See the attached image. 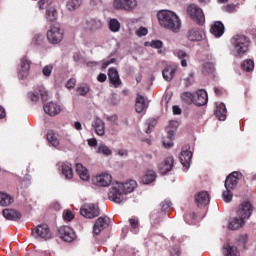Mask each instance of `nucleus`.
I'll list each match as a JSON object with an SVG mask.
<instances>
[{
	"mask_svg": "<svg viewBox=\"0 0 256 256\" xmlns=\"http://www.w3.org/2000/svg\"><path fill=\"white\" fill-rule=\"evenodd\" d=\"M137 187L136 180H129V182H116L109 190L108 197L111 202L115 204H121L125 201L128 193H133Z\"/></svg>",
	"mask_w": 256,
	"mask_h": 256,
	"instance_id": "obj_1",
	"label": "nucleus"
},
{
	"mask_svg": "<svg viewBox=\"0 0 256 256\" xmlns=\"http://www.w3.org/2000/svg\"><path fill=\"white\" fill-rule=\"evenodd\" d=\"M157 18L161 27L170 29L171 32H179L181 29V20L175 12L171 10H160L157 12Z\"/></svg>",
	"mask_w": 256,
	"mask_h": 256,
	"instance_id": "obj_2",
	"label": "nucleus"
},
{
	"mask_svg": "<svg viewBox=\"0 0 256 256\" xmlns=\"http://www.w3.org/2000/svg\"><path fill=\"white\" fill-rule=\"evenodd\" d=\"M232 54L234 56H244L249 51L251 38L245 34H235L231 38Z\"/></svg>",
	"mask_w": 256,
	"mask_h": 256,
	"instance_id": "obj_3",
	"label": "nucleus"
},
{
	"mask_svg": "<svg viewBox=\"0 0 256 256\" xmlns=\"http://www.w3.org/2000/svg\"><path fill=\"white\" fill-rule=\"evenodd\" d=\"M240 177H242V173H240L239 171H233V173H230V175L226 177V180H225L226 191H223L222 193L224 202H232V199H233L232 191H233V188H236Z\"/></svg>",
	"mask_w": 256,
	"mask_h": 256,
	"instance_id": "obj_4",
	"label": "nucleus"
},
{
	"mask_svg": "<svg viewBox=\"0 0 256 256\" xmlns=\"http://www.w3.org/2000/svg\"><path fill=\"white\" fill-rule=\"evenodd\" d=\"M187 13L192 18V20L195 21V23H198V25H204L205 14L202 8L199 7V5L192 3L191 5L188 6Z\"/></svg>",
	"mask_w": 256,
	"mask_h": 256,
	"instance_id": "obj_5",
	"label": "nucleus"
},
{
	"mask_svg": "<svg viewBox=\"0 0 256 256\" xmlns=\"http://www.w3.org/2000/svg\"><path fill=\"white\" fill-rule=\"evenodd\" d=\"M47 38L49 43L57 45L58 43H61V41H63L64 30L61 29L60 25H52L50 27V30H48L47 32Z\"/></svg>",
	"mask_w": 256,
	"mask_h": 256,
	"instance_id": "obj_6",
	"label": "nucleus"
},
{
	"mask_svg": "<svg viewBox=\"0 0 256 256\" xmlns=\"http://www.w3.org/2000/svg\"><path fill=\"white\" fill-rule=\"evenodd\" d=\"M253 210L254 208L251 202H243L238 206L237 215L240 217L241 220V228L245 226V219H249L251 217Z\"/></svg>",
	"mask_w": 256,
	"mask_h": 256,
	"instance_id": "obj_7",
	"label": "nucleus"
},
{
	"mask_svg": "<svg viewBox=\"0 0 256 256\" xmlns=\"http://www.w3.org/2000/svg\"><path fill=\"white\" fill-rule=\"evenodd\" d=\"M138 5L137 0H114L113 7L115 10H124L126 12H133Z\"/></svg>",
	"mask_w": 256,
	"mask_h": 256,
	"instance_id": "obj_8",
	"label": "nucleus"
},
{
	"mask_svg": "<svg viewBox=\"0 0 256 256\" xmlns=\"http://www.w3.org/2000/svg\"><path fill=\"white\" fill-rule=\"evenodd\" d=\"M80 214L87 219H93L100 215V208L96 204H84V206L80 208Z\"/></svg>",
	"mask_w": 256,
	"mask_h": 256,
	"instance_id": "obj_9",
	"label": "nucleus"
},
{
	"mask_svg": "<svg viewBox=\"0 0 256 256\" xmlns=\"http://www.w3.org/2000/svg\"><path fill=\"white\" fill-rule=\"evenodd\" d=\"M32 235L35 238L40 237L41 239H51L52 237L51 230L47 224H40L39 226H36V228L32 230Z\"/></svg>",
	"mask_w": 256,
	"mask_h": 256,
	"instance_id": "obj_10",
	"label": "nucleus"
},
{
	"mask_svg": "<svg viewBox=\"0 0 256 256\" xmlns=\"http://www.w3.org/2000/svg\"><path fill=\"white\" fill-rule=\"evenodd\" d=\"M28 96L32 102H38L40 97L43 102H46V100H48V91L45 89V87L40 86L34 89V91H30Z\"/></svg>",
	"mask_w": 256,
	"mask_h": 256,
	"instance_id": "obj_11",
	"label": "nucleus"
},
{
	"mask_svg": "<svg viewBox=\"0 0 256 256\" xmlns=\"http://www.w3.org/2000/svg\"><path fill=\"white\" fill-rule=\"evenodd\" d=\"M58 235L60 236L61 239L64 241H74L76 239V233L71 226H61L58 228Z\"/></svg>",
	"mask_w": 256,
	"mask_h": 256,
	"instance_id": "obj_12",
	"label": "nucleus"
},
{
	"mask_svg": "<svg viewBox=\"0 0 256 256\" xmlns=\"http://www.w3.org/2000/svg\"><path fill=\"white\" fill-rule=\"evenodd\" d=\"M111 224V219L110 217H98L96 219V222L93 226V233L95 235H100L102 230H105V228H108V226Z\"/></svg>",
	"mask_w": 256,
	"mask_h": 256,
	"instance_id": "obj_13",
	"label": "nucleus"
},
{
	"mask_svg": "<svg viewBox=\"0 0 256 256\" xmlns=\"http://www.w3.org/2000/svg\"><path fill=\"white\" fill-rule=\"evenodd\" d=\"M31 69V60L27 58V56H24L20 60V67L18 69V76L19 78H27L29 76V71Z\"/></svg>",
	"mask_w": 256,
	"mask_h": 256,
	"instance_id": "obj_14",
	"label": "nucleus"
},
{
	"mask_svg": "<svg viewBox=\"0 0 256 256\" xmlns=\"http://www.w3.org/2000/svg\"><path fill=\"white\" fill-rule=\"evenodd\" d=\"M193 153L189 151L188 146H182L181 153L179 155L180 162L186 170L189 169V166L192 162Z\"/></svg>",
	"mask_w": 256,
	"mask_h": 256,
	"instance_id": "obj_15",
	"label": "nucleus"
},
{
	"mask_svg": "<svg viewBox=\"0 0 256 256\" xmlns=\"http://www.w3.org/2000/svg\"><path fill=\"white\" fill-rule=\"evenodd\" d=\"M112 179L113 177L110 173H101L93 177L92 182L97 186H110Z\"/></svg>",
	"mask_w": 256,
	"mask_h": 256,
	"instance_id": "obj_16",
	"label": "nucleus"
},
{
	"mask_svg": "<svg viewBox=\"0 0 256 256\" xmlns=\"http://www.w3.org/2000/svg\"><path fill=\"white\" fill-rule=\"evenodd\" d=\"M108 78L113 87H120V85H122V80L116 67H110V69H108Z\"/></svg>",
	"mask_w": 256,
	"mask_h": 256,
	"instance_id": "obj_17",
	"label": "nucleus"
},
{
	"mask_svg": "<svg viewBox=\"0 0 256 256\" xmlns=\"http://www.w3.org/2000/svg\"><path fill=\"white\" fill-rule=\"evenodd\" d=\"M195 203L199 208H203L210 204V195L207 191H200L195 197Z\"/></svg>",
	"mask_w": 256,
	"mask_h": 256,
	"instance_id": "obj_18",
	"label": "nucleus"
},
{
	"mask_svg": "<svg viewBox=\"0 0 256 256\" xmlns=\"http://www.w3.org/2000/svg\"><path fill=\"white\" fill-rule=\"evenodd\" d=\"M174 166V158L170 156L169 158H166L163 162L159 164V171L162 175H166L170 171H172Z\"/></svg>",
	"mask_w": 256,
	"mask_h": 256,
	"instance_id": "obj_19",
	"label": "nucleus"
},
{
	"mask_svg": "<svg viewBox=\"0 0 256 256\" xmlns=\"http://www.w3.org/2000/svg\"><path fill=\"white\" fill-rule=\"evenodd\" d=\"M58 167L61 169L66 179H72L74 177L73 166L68 162H58Z\"/></svg>",
	"mask_w": 256,
	"mask_h": 256,
	"instance_id": "obj_20",
	"label": "nucleus"
},
{
	"mask_svg": "<svg viewBox=\"0 0 256 256\" xmlns=\"http://www.w3.org/2000/svg\"><path fill=\"white\" fill-rule=\"evenodd\" d=\"M3 216L6 219H10L12 221H19V219H21L22 217V214L19 212V210H16L15 208H4Z\"/></svg>",
	"mask_w": 256,
	"mask_h": 256,
	"instance_id": "obj_21",
	"label": "nucleus"
},
{
	"mask_svg": "<svg viewBox=\"0 0 256 256\" xmlns=\"http://www.w3.org/2000/svg\"><path fill=\"white\" fill-rule=\"evenodd\" d=\"M92 127L95 129L97 135H105V122L99 116H96L92 122Z\"/></svg>",
	"mask_w": 256,
	"mask_h": 256,
	"instance_id": "obj_22",
	"label": "nucleus"
},
{
	"mask_svg": "<svg viewBox=\"0 0 256 256\" xmlns=\"http://www.w3.org/2000/svg\"><path fill=\"white\" fill-rule=\"evenodd\" d=\"M210 32L217 38H220L221 36H223V34L225 32L224 23H222V21H215V23H213V25H211Z\"/></svg>",
	"mask_w": 256,
	"mask_h": 256,
	"instance_id": "obj_23",
	"label": "nucleus"
},
{
	"mask_svg": "<svg viewBox=\"0 0 256 256\" xmlns=\"http://www.w3.org/2000/svg\"><path fill=\"white\" fill-rule=\"evenodd\" d=\"M188 41H203V33L200 30V27H192L191 30L187 33Z\"/></svg>",
	"mask_w": 256,
	"mask_h": 256,
	"instance_id": "obj_24",
	"label": "nucleus"
},
{
	"mask_svg": "<svg viewBox=\"0 0 256 256\" xmlns=\"http://www.w3.org/2000/svg\"><path fill=\"white\" fill-rule=\"evenodd\" d=\"M197 98H195V103L198 105V107H203L204 105H207L208 102V93L205 89H199L197 92Z\"/></svg>",
	"mask_w": 256,
	"mask_h": 256,
	"instance_id": "obj_25",
	"label": "nucleus"
},
{
	"mask_svg": "<svg viewBox=\"0 0 256 256\" xmlns=\"http://www.w3.org/2000/svg\"><path fill=\"white\" fill-rule=\"evenodd\" d=\"M150 221L152 226H159L161 224V221H163V213L162 209L158 210H152V213L150 215Z\"/></svg>",
	"mask_w": 256,
	"mask_h": 256,
	"instance_id": "obj_26",
	"label": "nucleus"
},
{
	"mask_svg": "<svg viewBox=\"0 0 256 256\" xmlns=\"http://www.w3.org/2000/svg\"><path fill=\"white\" fill-rule=\"evenodd\" d=\"M44 111L49 115H57V113H60L61 107L60 105H57V102H46V105H44Z\"/></svg>",
	"mask_w": 256,
	"mask_h": 256,
	"instance_id": "obj_27",
	"label": "nucleus"
},
{
	"mask_svg": "<svg viewBox=\"0 0 256 256\" xmlns=\"http://www.w3.org/2000/svg\"><path fill=\"white\" fill-rule=\"evenodd\" d=\"M136 111L137 113H142V111H145L146 109H148V104L145 100V97L142 96L141 94H137L136 96Z\"/></svg>",
	"mask_w": 256,
	"mask_h": 256,
	"instance_id": "obj_28",
	"label": "nucleus"
},
{
	"mask_svg": "<svg viewBox=\"0 0 256 256\" xmlns=\"http://www.w3.org/2000/svg\"><path fill=\"white\" fill-rule=\"evenodd\" d=\"M215 115L218 120H226L227 118V107L224 102H220V105H217L215 110Z\"/></svg>",
	"mask_w": 256,
	"mask_h": 256,
	"instance_id": "obj_29",
	"label": "nucleus"
},
{
	"mask_svg": "<svg viewBox=\"0 0 256 256\" xmlns=\"http://www.w3.org/2000/svg\"><path fill=\"white\" fill-rule=\"evenodd\" d=\"M175 74H176V67H173L172 65H167L162 71V76L164 80H167V81L173 80Z\"/></svg>",
	"mask_w": 256,
	"mask_h": 256,
	"instance_id": "obj_30",
	"label": "nucleus"
},
{
	"mask_svg": "<svg viewBox=\"0 0 256 256\" xmlns=\"http://www.w3.org/2000/svg\"><path fill=\"white\" fill-rule=\"evenodd\" d=\"M102 25V21L98 20V18H90L89 21H86V29H90L91 31H96V29H100Z\"/></svg>",
	"mask_w": 256,
	"mask_h": 256,
	"instance_id": "obj_31",
	"label": "nucleus"
},
{
	"mask_svg": "<svg viewBox=\"0 0 256 256\" xmlns=\"http://www.w3.org/2000/svg\"><path fill=\"white\" fill-rule=\"evenodd\" d=\"M76 172L84 181H87V179L90 178L88 169H86V166H83L81 163L76 164Z\"/></svg>",
	"mask_w": 256,
	"mask_h": 256,
	"instance_id": "obj_32",
	"label": "nucleus"
},
{
	"mask_svg": "<svg viewBox=\"0 0 256 256\" xmlns=\"http://www.w3.org/2000/svg\"><path fill=\"white\" fill-rule=\"evenodd\" d=\"M46 18H47V21H50V22L57 21L58 12L53 5H50L48 8H46Z\"/></svg>",
	"mask_w": 256,
	"mask_h": 256,
	"instance_id": "obj_33",
	"label": "nucleus"
},
{
	"mask_svg": "<svg viewBox=\"0 0 256 256\" xmlns=\"http://www.w3.org/2000/svg\"><path fill=\"white\" fill-rule=\"evenodd\" d=\"M14 197L9 195V193H0V206H10L13 204Z\"/></svg>",
	"mask_w": 256,
	"mask_h": 256,
	"instance_id": "obj_34",
	"label": "nucleus"
},
{
	"mask_svg": "<svg viewBox=\"0 0 256 256\" xmlns=\"http://www.w3.org/2000/svg\"><path fill=\"white\" fill-rule=\"evenodd\" d=\"M224 255L225 256H240V252L236 246H231L230 244H225Z\"/></svg>",
	"mask_w": 256,
	"mask_h": 256,
	"instance_id": "obj_35",
	"label": "nucleus"
},
{
	"mask_svg": "<svg viewBox=\"0 0 256 256\" xmlns=\"http://www.w3.org/2000/svg\"><path fill=\"white\" fill-rule=\"evenodd\" d=\"M173 206L171 200H164V202H161L160 208L162 213V221L169 215V208Z\"/></svg>",
	"mask_w": 256,
	"mask_h": 256,
	"instance_id": "obj_36",
	"label": "nucleus"
},
{
	"mask_svg": "<svg viewBox=\"0 0 256 256\" xmlns=\"http://www.w3.org/2000/svg\"><path fill=\"white\" fill-rule=\"evenodd\" d=\"M157 177V173L155 171H146L145 175L142 177L143 184H151L152 182H155V179Z\"/></svg>",
	"mask_w": 256,
	"mask_h": 256,
	"instance_id": "obj_37",
	"label": "nucleus"
},
{
	"mask_svg": "<svg viewBox=\"0 0 256 256\" xmlns=\"http://www.w3.org/2000/svg\"><path fill=\"white\" fill-rule=\"evenodd\" d=\"M175 138V131L169 129V131L167 132V138H165L163 140V144L166 147V149H170L171 146H173L174 140Z\"/></svg>",
	"mask_w": 256,
	"mask_h": 256,
	"instance_id": "obj_38",
	"label": "nucleus"
},
{
	"mask_svg": "<svg viewBox=\"0 0 256 256\" xmlns=\"http://www.w3.org/2000/svg\"><path fill=\"white\" fill-rule=\"evenodd\" d=\"M176 56L180 58L182 67H187V60L189 59V54L184 52V49H176Z\"/></svg>",
	"mask_w": 256,
	"mask_h": 256,
	"instance_id": "obj_39",
	"label": "nucleus"
},
{
	"mask_svg": "<svg viewBox=\"0 0 256 256\" xmlns=\"http://www.w3.org/2000/svg\"><path fill=\"white\" fill-rule=\"evenodd\" d=\"M181 99L186 102V105H192V103L195 102V96L191 91H184L183 94H181Z\"/></svg>",
	"mask_w": 256,
	"mask_h": 256,
	"instance_id": "obj_40",
	"label": "nucleus"
},
{
	"mask_svg": "<svg viewBox=\"0 0 256 256\" xmlns=\"http://www.w3.org/2000/svg\"><path fill=\"white\" fill-rule=\"evenodd\" d=\"M81 3L82 0H68L66 3V8L69 12H73L78 10V7H80Z\"/></svg>",
	"mask_w": 256,
	"mask_h": 256,
	"instance_id": "obj_41",
	"label": "nucleus"
},
{
	"mask_svg": "<svg viewBox=\"0 0 256 256\" xmlns=\"http://www.w3.org/2000/svg\"><path fill=\"white\" fill-rule=\"evenodd\" d=\"M109 28L111 32H120L121 23L118 21V18H110Z\"/></svg>",
	"mask_w": 256,
	"mask_h": 256,
	"instance_id": "obj_42",
	"label": "nucleus"
},
{
	"mask_svg": "<svg viewBox=\"0 0 256 256\" xmlns=\"http://www.w3.org/2000/svg\"><path fill=\"white\" fill-rule=\"evenodd\" d=\"M242 220L241 217H234L231 222L228 224V228L230 230H237L238 228H241Z\"/></svg>",
	"mask_w": 256,
	"mask_h": 256,
	"instance_id": "obj_43",
	"label": "nucleus"
},
{
	"mask_svg": "<svg viewBox=\"0 0 256 256\" xmlns=\"http://www.w3.org/2000/svg\"><path fill=\"white\" fill-rule=\"evenodd\" d=\"M47 140L52 144V146H59L60 142L57 138V133L54 131H48L47 133Z\"/></svg>",
	"mask_w": 256,
	"mask_h": 256,
	"instance_id": "obj_44",
	"label": "nucleus"
},
{
	"mask_svg": "<svg viewBox=\"0 0 256 256\" xmlns=\"http://www.w3.org/2000/svg\"><path fill=\"white\" fill-rule=\"evenodd\" d=\"M254 67H255V63H254V60H252L251 58L243 60V63L241 65V68L244 71H253Z\"/></svg>",
	"mask_w": 256,
	"mask_h": 256,
	"instance_id": "obj_45",
	"label": "nucleus"
},
{
	"mask_svg": "<svg viewBox=\"0 0 256 256\" xmlns=\"http://www.w3.org/2000/svg\"><path fill=\"white\" fill-rule=\"evenodd\" d=\"M97 153H102L103 155H112V149L107 144H99Z\"/></svg>",
	"mask_w": 256,
	"mask_h": 256,
	"instance_id": "obj_46",
	"label": "nucleus"
},
{
	"mask_svg": "<svg viewBox=\"0 0 256 256\" xmlns=\"http://www.w3.org/2000/svg\"><path fill=\"white\" fill-rule=\"evenodd\" d=\"M129 223L131 225L133 233H135V234L139 233V226H140L139 219H137L136 217H131L129 219Z\"/></svg>",
	"mask_w": 256,
	"mask_h": 256,
	"instance_id": "obj_47",
	"label": "nucleus"
},
{
	"mask_svg": "<svg viewBox=\"0 0 256 256\" xmlns=\"http://www.w3.org/2000/svg\"><path fill=\"white\" fill-rule=\"evenodd\" d=\"M150 45L151 47L158 49L159 54H163L165 51V49H163V45H164L163 41H152Z\"/></svg>",
	"mask_w": 256,
	"mask_h": 256,
	"instance_id": "obj_48",
	"label": "nucleus"
},
{
	"mask_svg": "<svg viewBox=\"0 0 256 256\" xmlns=\"http://www.w3.org/2000/svg\"><path fill=\"white\" fill-rule=\"evenodd\" d=\"M215 65L213 63H205L203 66L204 74H214Z\"/></svg>",
	"mask_w": 256,
	"mask_h": 256,
	"instance_id": "obj_49",
	"label": "nucleus"
},
{
	"mask_svg": "<svg viewBox=\"0 0 256 256\" xmlns=\"http://www.w3.org/2000/svg\"><path fill=\"white\" fill-rule=\"evenodd\" d=\"M54 69V65H45L42 69V74L46 76V78H49L52 75Z\"/></svg>",
	"mask_w": 256,
	"mask_h": 256,
	"instance_id": "obj_50",
	"label": "nucleus"
},
{
	"mask_svg": "<svg viewBox=\"0 0 256 256\" xmlns=\"http://www.w3.org/2000/svg\"><path fill=\"white\" fill-rule=\"evenodd\" d=\"M77 91L80 96H87V93L90 91V87H88V85H84L82 87H78Z\"/></svg>",
	"mask_w": 256,
	"mask_h": 256,
	"instance_id": "obj_51",
	"label": "nucleus"
},
{
	"mask_svg": "<svg viewBox=\"0 0 256 256\" xmlns=\"http://www.w3.org/2000/svg\"><path fill=\"white\" fill-rule=\"evenodd\" d=\"M157 124V120H148L147 122V129H146V133H151V131H153V129H155Z\"/></svg>",
	"mask_w": 256,
	"mask_h": 256,
	"instance_id": "obj_52",
	"label": "nucleus"
},
{
	"mask_svg": "<svg viewBox=\"0 0 256 256\" xmlns=\"http://www.w3.org/2000/svg\"><path fill=\"white\" fill-rule=\"evenodd\" d=\"M75 215L72 212V210H66V212L63 215V218L65 219V221H72V219H74Z\"/></svg>",
	"mask_w": 256,
	"mask_h": 256,
	"instance_id": "obj_53",
	"label": "nucleus"
},
{
	"mask_svg": "<svg viewBox=\"0 0 256 256\" xmlns=\"http://www.w3.org/2000/svg\"><path fill=\"white\" fill-rule=\"evenodd\" d=\"M76 82H77L76 78H69V80H67L66 82V87L68 89H73L76 85Z\"/></svg>",
	"mask_w": 256,
	"mask_h": 256,
	"instance_id": "obj_54",
	"label": "nucleus"
},
{
	"mask_svg": "<svg viewBox=\"0 0 256 256\" xmlns=\"http://www.w3.org/2000/svg\"><path fill=\"white\" fill-rule=\"evenodd\" d=\"M137 36H146L148 34V28L147 27H139V29L136 32Z\"/></svg>",
	"mask_w": 256,
	"mask_h": 256,
	"instance_id": "obj_55",
	"label": "nucleus"
},
{
	"mask_svg": "<svg viewBox=\"0 0 256 256\" xmlns=\"http://www.w3.org/2000/svg\"><path fill=\"white\" fill-rule=\"evenodd\" d=\"M170 255L171 256H180L181 255V250L179 247H174V248H171L170 250Z\"/></svg>",
	"mask_w": 256,
	"mask_h": 256,
	"instance_id": "obj_56",
	"label": "nucleus"
},
{
	"mask_svg": "<svg viewBox=\"0 0 256 256\" xmlns=\"http://www.w3.org/2000/svg\"><path fill=\"white\" fill-rule=\"evenodd\" d=\"M179 125V122L177 120H170L169 122V127H172V131H174V129H177Z\"/></svg>",
	"mask_w": 256,
	"mask_h": 256,
	"instance_id": "obj_57",
	"label": "nucleus"
},
{
	"mask_svg": "<svg viewBox=\"0 0 256 256\" xmlns=\"http://www.w3.org/2000/svg\"><path fill=\"white\" fill-rule=\"evenodd\" d=\"M225 10H226V12H235V10H236V5H234V4H228V5H226Z\"/></svg>",
	"mask_w": 256,
	"mask_h": 256,
	"instance_id": "obj_58",
	"label": "nucleus"
},
{
	"mask_svg": "<svg viewBox=\"0 0 256 256\" xmlns=\"http://www.w3.org/2000/svg\"><path fill=\"white\" fill-rule=\"evenodd\" d=\"M173 113H174L175 115H180V114L182 113L181 107H179L178 105H174V107H173Z\"/></svg>",
	"mask_w": 256,
	"mask_h": 256,
	"instance_id": "obj_59",
	"label": "nucleus"
},
{
	"mask_svg": "<svg viewBox=\"0 0 256 256\" xmlns=\"http://www.w3.org/2000/svg\"><path fill=\"white\" fill-rule=\"evenodd\" d=\"M107 120H109V122H112L113 124H117L118 116H116V114H114V116H108Z\"/></svg>",
	"mask_w": 256,
	"mask_h": 256,
	"instance_id": "obj_60",
	"label": "nucleus"
},
{
	"mask_svg": "<svg viewBox=\"0 0 256 256\" xmlns=\"http://www.w3.org/2000/svg\"><path fill=\"white\" fill-rule=\"evenodd\" d=\"M88 144H89V146H97V144H98L97 138H90L88 140Z\"/></svg>",
	"mask_w": 256,
	"mask_h": 256,
	"instance_id": "obj_61",
	"label": "nucleus"
},
{
	"mask_svg": "<svg viewBox=\"0 0 256 256\" xmlns=\"http://www.w3.org/2000/svg\"><path fill=\"white\" fill-rule=\"evenodd\" d=\"M38 5H39L40 10H45L46 0L38 1Z\"/></svg>",
	"mask_w": 256,
	"mask_h": 256,
	"instance_id": "obj_62",
	"label": "nucleus"
},
{
	"mask_svg": "<svg viewBox=\"0 0 256 256\" xmlns=\"http://www.w3.org/2000/svg\"><path fill=\"white\" fill-rule=\"evenodd\" d=\"M73 59L78 63L79 60H81V54L80 52H75L73 55Z\"/></svg>",
	"mask_w": 256,
	"mask_h": 256,
	"instance_id": "obj_63",
	"label": "nucleus"
},
{
	"mask_svg": "<svg viewBox=\"0 0 256 256\" xmlns=\"http://www.w3.org/2000/svg\"><path fill=\"white\" fill-rule=\"evenodd\" d=\"M98 80H99V82H105L107 80L106 74H99Z\"/></svg>",
	"mask_w": 256,
	"mask_h": 256,
	"instance_id": "obj_64",
	"label": "nucleus"
}]
</instances>
